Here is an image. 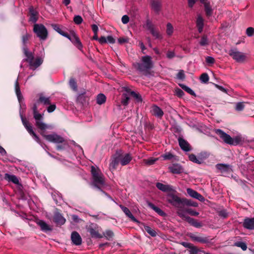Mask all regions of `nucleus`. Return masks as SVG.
<instances>
[{
    "instance_id": "f257e3e1",
    "label": "nucleus",
    "mask_w": 254,
    "mask_h": 254,
    "mask_svg": "<svg viewBox=\"0 0 254 254\" xmlns=\"http://www.w3.org/2000/svg\"><path fill=\"white\" fill-rule=\"evenodd\" d=\"M91 173L92 176L91 185L98 190H101L102 187L106 185L104 175L98 168H95L93 166L91 168Z\"/></svg>"
},
{
    "instance_id": "f03ea898",
    "label": "nucleus",
    "mask_w": 254,
    "mask_h": 254,
    "mask_svg": "<svg viewBox=\"0 0 254 254\" xmlns=\"http://www.w3.org/2000/svg\"><path fill=\"white\" fill-rule=\"evenodd\" d=\"M215 132L219 135L220 138L226 144L231 145H237L242 142V139L241 137L236 136L232 138L230 135L220 129H215Z\"/></svg>"
},
{
    "instance_id": "7ed1b4c3",
    "label": "nucleus",
    "mask_w": 254,
    "mask_h": 254,
    "mask_svg": "<svg viewBox=\"0 0 254 254\" xmlns=\"http://www.w3.org/2000/svg\"><path fill=\"white\" fill-rule=\"evenodd\" d=\"M33 117L35 120L36 126L41 130L43 131L50 128V126L43 122L44 114L38 112L37 103H35L32 107Z\"/></svg>"
},
{
    "instance_id": "20e7f679",
    "label": "nucleus",
    "mask_w": 254,
    "mask_h": 254,
    "mask_svg": "<svg viewBox=\"0 0 254 254\" xmlns=\"http://www.w3.org/2000/svg\"><path fill=\"white\" fill-rule=\"evenodd\" d=\"M141 63H137L133 64L135 68L140 71H147L153 66V63L150 56H145L141 58Z\"/></svg>"
},
{
    "instance_id": "39448f33",
    "label": "nucleus",
    "mask_w": 254,
    "mask_h": 254,
    "mask_svg": "<svg viewBox=\"0 0 254 254\" xmlns=\"http://www.w3.org/2000/svg\"><path fill=\"white\" fill-rule=\"evenodd\" d=\"M183 199V198H181L173 193H169L167 194V201L175 207L177 209V211L182 208Z\"/></svg>"
},
{
    "instance_id": "423d86ee",
    "label": "nucleus",
    "mask_w": 254,
    "mask_h": 254,
    "mask_svg": "<svg viewBox=\"0 0 254 254\" xmlns=\"http://www.w3.org/2000/svg\"><path fill=\"white\" fill-rule=\"evenodd\" d=\"M33 31L40 40H45L48 37L47 29L43 24L35 23Z\"/></svg>"
},
{
    "instance_id": "0eeeda50",
    "label": "nucleus",
    "mask_w": 254,
    "mask_h": 254,
    "mask_svg": "<svg viewBox=\"0 0 254 254\" xmlns=\"http://www.w3.org/2000/svg\"><path fill=\"white\" fill-rule=\"evenodd\" d=\"M21 119L22 122V124L28 133L31 135L33 138L38 143H41L40 139L38 136L35 133L33 129V127L31 125V124L29 123V122L23 117L22 115H21Z\"/></svg>"
},
{
    "instance_id": "6e6552de",
    "label": "nucleus",
    "mask_w": 254,
    "mask_h": 254,
    "mask_svg": "<svg viewBox=\"0 0 254 254\" xmlns=\"http://www.w3.org/2000/svg\"><path fill=\"white\" fill-rule=\"evenodd\" d=\"M40 134L43 137H44L45 139L50 142L60 143H63L64 141V137L55 133L47 135L45 134L44 132H41Z\"/></svg>"
},
{
    "instance_id": "1a4fd4ad",
    "label": "nucleus",
    "mask_w": 254,
    "mask_h": 254,
    "mask_svg": "<svg viewBox=\"0 0 254 254\" xmlns=\"http://www.w3.org/2000/svg\"><path fill=\"white\" fill-rule=\"evenodd\" d=\"M229 54L234 60L239 63L244 62L246 58L244 53L238 51L236 48L231 49L229 51Z\"/></svg>"
},
{
    "instance_id": "9d476101",
    "label": "nucleus",
    "mask_w": 254,
    "mask_h": 254,
    "mask_svg": "<svg viewBox=\"0 0 254 254\" xmlns=\"http://www.w3.org/2000/svg\"><path fill=\"white\" fill-rule=\"evenodd\" d=\"M187 213L194 216H196L199 215V213L198 212L191 208L185 209V208L182 207V209H179V210L177 211V214L178 215L185 220H186V217H189L188 216H187Z\"/></svg>"
},
{
    "instance_id": "9b49d317",
    "label": "nucleus",
    "mask_w": 254,
    "mask_h": 254,
    "mask_svg": "<svg viewBox=\"0 0 254 254\" xmlns=\"http://www.w3.org/2000/svg\"><path fill=\"white\" fill-rule=\"evenodd\" d=\"M90 96L87 95L85 91L78 94L76 97V102L82 105L88 104Z\"/></svg>"
},
{
    "instance_id": "f8f14e48",
    "label": "nucleus",
    "mask_w": 254,
    "mask_h": 254,
    "mask_svg": "<svg viewBox=\"0 0 254 254\" xmlns=\"http://www.w3.org/2000/svg\"><path fill=\"white\" fill-rule=\"evenodd\" d=\"M156 186L158 189L163 192H175L176 190L174 188L170 185H165L161 183H157Z\"/></svg>"
},
{
    "instance_id": "ddd939ff",
    "label": "nucleus",
    "mask_w": 254,
    "mask_h": 254,
    "mask_svg": "<svg viewBox=\"0 0 254 254\" xmlns=\"http://www.w3.org/2000/svg\"><path fill=\"white\" fill-rule=\"evenodd\" d=\"M150 111L152 115L158 118H161L164 115L162 110L156 105H153L151 107Z\"/></svg>"
},
{
    "instance_id": "4468645a",
    "label": "nucleus",
    "mask_w": 254,
    "mask_h": 254,
    "mask_svg": "<svg viewBox=\"0 0 254 254\" xmlns=\"http://www.w3.org/2000/svg\"><path fill=\"white\" fill-rule=\"evenodd\" d=\"M168 169L170 172L176 174H181L184 171V169L182 166L178 163L173 164L168 167Z\"/></svg>"
},
{
    "instance_id": "2eb2a0df",
    "label": "nucleus",
    "mask_w": 254,
    "mask_h": 254,
    "mask_svg": "<svg viewBox=\"0 0 254 254\" xmlns=\"http://www.w3.org/2000/svg\"><path fill=\"white\" fill-rule=\"evenodd\" d=\"M187 192L190 196L200 201H204L205 200L204 197L201 194L191 189H187Z\"/></svg>"
},
{
    "instance_id": "dca6fc26",
    "label": "nucleus",
    "mask_w": 254,
    "mask_h": 254,
    "mask_svg": "<svg viewBox=\"0 0 254 254\" xmlns=\"http://www.w3.org/2000/svg\"><path fill=\"white\" fill-rule=\"evenodd\" d=\"M178 141L181 148L183 151L188 152L191 150V148L190 144L183 138L180 137L178 138Z\"/></svg>"
},
{
    "instance_id": "f3484780",
    "label": "nucleus",
    "mask_w": 254,
    "mask_h": 254,
    "mask_svg": "<svg viewBox=\"0 0 254 254\" xmlns=\"http://www.w3.org/2000/svg\"><path fill=\"white\" fill-rule=\"evenodd\" d=\"M188 235L193 241L194 242H197L203 244L209 242V239L207 237L197 236L193 233H189Z\"/></svg>"
},
{
    "instance_id": "a211bd4d",
    "label": "nucleus",
    "mask_w": 254,
    "mask_h": 254,
    "mask_svg": "<svg viewBox=\"0 0 254 254\" xmlns=\"http://www.w3.org/2000/svg\"><path fill=\"white\" fill-rule=\"evenodd\" d=\"M119 207L125 214V215L128 217L132 221L136 223H139V221L134 217V216L132 214L130 211L129 210L128 208L124 206L122 204L119 205Z\"/></svg>"
},
{
    "instance_id": "6ab92c4d",
    "label": "nucleus",
    "mask_w": 254,
    "mask_h": 254,
    "mask_svg": "<svg viewBox=\"0 0 254 254\" xmlns=\"http://www.w3.org/2000/svg\"><path fill=\"white\" fill-rule=\"evenodd\" d=\"M123 90L125 93L122 94L121 103L123 105L127 106L129 103L130 96V94L128 93V87H124Z\"/></svg>"
},
{
    "instance_id": "aec40b11",
    "label": "nucleus",
    "mask_w": 254,
    "mask_h": 254,
    "mask_svg": "<svg viewBox=\"0 0 254 254\" xmlns=\"http://www.w3.org/2000/svg\"><path fill=\"white\" fill-rule=\"evenodd\" d=\"M71 240L73 244L76 246L80 245L82 243V239L80 235L76 231L72 232Z\"/></svg>"
},
{
    "instance_id": "412c9836",
    "label": "nucleus",
    "mask_w": 254,
    "mask_h": 254,
    "mask_svg": "<svg viewBox=\"0 0 254 254\" xmlns=\"http://www.w3.org/2000/svg\"><path fill=\"white\" fill-rule=\"evenodd\" d=\"M65 219L63 216L59 212H56L54 216V221L57 225H62L65 222Z\"/></svg>"
},
{
    "instance_id": "4be33fe9",
    "label": "nucleus",
    "mask_w": 254,
    "mask_h": 254,
    "mask_svg": "<svg viewBox=\"0 0 254 254\" xmlns=\"http://www.w3.org/2000/svg\"><path fill=\"white\" fill-rule=\"evenodd\" d=\"M36 223L40 227L41 230L43 232H47L52 230V227L42 220H38L36 221Z\"/></svg>"
},
{
    "instance_id": "5701e85b",
    "label": "nucleus",
    "mask_w": 254,
    "mask_h": 254,
    "mask_svg": "<svg viewBox=\"0 0 254 254\" xmlns=\"http://www.w3.org/2000/svg\"><path fill=\"white\" fill-rule=\"evenodd\" d=\"M243 226L244 228L250 229H254V217L252 218H247L245 219L243 222Z\"/></svg>"
},
{
    "instance_id": "b1692460",
    "label": "nucleus",
    "mask_w": 254,
    "mask_h": 254,
    "mask_svg": "<svg viewBox=\"0 0 254 254\" xmlns=\"http://www.w3.org/2000/svg\"><path fill=\"white\" fill-rule=\"evenodd\" d=\"M150 4L151 8L156 13H159L161 7V2L160 0H151Z\"/></svg>"
},
{
    "instance_id": "393cba45",
    "label": "nucleus",
    "mask_w": 254,
    "mask_h": 254,
    "mask_svg": "<svg viewBox=\"0 0 254 254\" xmlns=\"http://www.w3.org/2000/svg\"><path fill=\"white\" fill-rule=\"evenodd\" d=\"M120 155V162L122 166H125L128 164L132 159V157L129 154H126L124 156H122Z\"/></svg>"
},
{
    "instance_id": "a878e982",
    "label": "nucleus",
    "mask_w": 254,
    "mask_h": 254,
    "mask_svg": "<svg viewBox=\"0 0 254 254\" xmlns=\"http://www.w3.org/2000/svg\"><path fill=\"white\" fill-rule=\"evenodd\" d=\"M120 162V155H117L114 157L112 159L111 162L109 165V169L111 171H113L116 169L117 166L118 165Z\"/></svg>"
},
{
    "instance_id": "bb28decb",
    "label": "nucleus",
    "mask_w": 254,
    "mask_h": 254,
    "mask_svg": "<svg viewBox=\"0 0 254 254\" xmlns=\"http://www.w3.org/2000/svg\"><path fill=\"white\" fill-rule=\"evenodd\" d=\"M29 9L30 15L29 21L35 23L38 20V12L35 9H34L33 6H30L29 8Z\"/></svg>"
},
{
    "instance_id": "cd10ccee",
    "label": "nucleus",
    "mask_w": 254,
    "mask_h": 254,
    "mask_svg": "<svg viewBox=\"0 0 254 254\" xmlns=\"http://www.w3.org/2000/svg\"><path fill=\"white\" fill-rule=\"evenodd\" d=\"M23 51L26 57V61L28 62L29 64L31 63V61L34 60V56L32 53L29 51L27 46L23 47Z\"/></svg>"
},
{
    "instance_id": "c85d7f7f",
    "label": "nucleus",
    "mask_w": 254,
    "mask_h": 254,
    "mask_svg": "<svg viewBox=\"0 0 254 254\" xmlns=\"http://www.w3.org/2000/svg\"><path fill=\"white\" fill-rule=\"evenodd\" d=\"M15 93H16L18 100L20 104L21 105L22 102L23 97H22L21 93L20 87H19L18 81V78L17 79V80H16V81L15 82Z\"/></svg>"
},
{
    "instance_id": "c756f323",
    "label": "nucleus",
    "mask_w": 254,
    "mask_h": 254,
    "mask_svg": "<svg viewBox=\"0 0 254 254\" xmlns=\"http://www.w3.org/2000/svg\"><path fill=\"white\" fill-rule=\"evenodd\" d=\"M200 2L204 4L205 11L207 17L212 15L213 10L209 3L206 2V0H200Z\"/></svg>"
},
{
    "instance_id": "7c9ffc66",
    "label": "nucleus",
    "mask_w": 254,
    "mask_h": 254,
    "mask_svg": "<svg viewBox=\"0 0 254 254\" xmlns=\"http://www.w3.org/2000/svg\"><path fill=\"white\" fill-rule=\"evenodd\" d=\"M70 41L79 50L82 48V44L80 41L79 38L75 34H72V37L70 39Z\"/></svg>"
},
{
    "instance_id": "2f4dec72",
    "label": "nucleus",
    "mask_w": 254,
    "mask_h": 254,
    "mask_svg": "<svg viewBox=\"0 0 254 254\" xmlns=\"http://www.w3.org/2000/svg\"><path fill=\"white\" fill-rule=\"evenodd\" d=\"M43 60L41 58H37L34 61H32L31 63H29V66L30 68L33 70L35 69L38 66H39L42 63Z\"/></svg>"
},
{
    "instance_id": "473e14b6",
    "label": "nucleus",
    "mask_w": 254,
    "mask_h": 254,
    "mask_svg": "<svg viewBox=\"0 0 254 254\" xmlns=\"http://www.w3.org/2000/svg\"><path fill=\"white\" fill-rule=\"evenodd\" d=\"M4 179L8 182H12L15 185H18L19 184L18 179L16 176L13 175L5 173L4 174Z\"/></svg>"
},
{
    "instance_id": "72a5a7b5",
    "label": "nucleus",
    "mask_w": 254,
    "mask_h": 254,
    "mask_svg": "<svg viewBox=\"0 0 254 254\" xmlns=\"http://www.w3.org/2000/svg\"><path fill=\"white\" fill-rule=\"evenodd\" d=\"M185 205L193 207H197L198 203L196 202L193 201L190 199L183 198L182 202V207L184 208V206Z\"/></svg>"
},
{
    "instance_id": "f704fd0d",
    "label": "nucleus",
    "mask_w": 254,
    "mask_h": 254,
    "mask_svg": "<svg viewBox=\"0 0 254 254\" xmlns=\"http://www.w3.org/2000/svg\"><path fill=\"white\" fill-rule=\"evenodd\" d=\"M186 220L191 225L196 228H200L202 226V224L200 222H198L197 220L191 217H186Z\"/></svg>"
},
{
    "instance_id": "c9c22d12",
    "label": "nucleus",
    "mask_w": 254,
    "mask_h": 254,
    "mask_svg": "<svg viewBox=\"0 0 254 254\" xmlns=\"http://www.w3.org/2000/svg\"><path fill=\"white\" fill-rule=\"evenodd\" d=\"M216 168L219 170L221 173H227L230 170V167L229 165L224 164H218L216 165Z\"/></svg>"
},
{
    "instance_id": "e433bc0d",
    "label": "nucleus",
    "mask_w": 254,
    "mask_h": 254,
    "mask_svg": "<svg viewBox=\"0 0 254 254\" xmlns=\"http://www.w3.org/2000/svg\"><path fill=\"white\" fill-rule=\"evenodd\" d=\"M88 232L90 233L91 236L93 238H101L102 236L100 235L96 229L92 227H90L88 229Z\"/></svg>"
},
{
    "instance_id": "4c0bfd02",
    "label": "nucleus",
    "mask_w": 254,
    "mask_h": 254,
    "mask_svg": "<svg viewBox=\"0 0 254 254\" xmlns=\"http://www.w3.org/2000/svg\"><path fill=\"white\" fill-rule=\"evenodd\" d=\"M196 23L199 33H201L204 26L203 19L201 16H198L197 17Z\"/></svg>"
},
{
    "instance_id": "58836bf2",
    "label": "nucleus",
    "mask_w": 254,
    "mask_h": 254,
    "mask_svg": "<svg viewBox=\"0 0 254 254\" xmlns=\"http://www.w3.org/2000/svg\"><path fill=\"white\" fill-rule=\"evenodd\" d=\"M148 206L152 209L153 210H154L156 213H157L159 215L161 216H164L165 215V213L161 210L160 208L158 207L155 206L154 204L149 202L148 203Z\"/></svg>"
},
{
    "instance_id": "ea45409f",
    "label": "nucleus",
    "mask_w": 254,
    "mask_h": 254,
    "mask_svg": "<svg viewBox=\"0 0 254 254\" xmlns=\"http://www.w3.org/2000/svg\"><path fill=\"white\" fill-rule=\"evenodd\" d=\"M41 103L45 105H50L51 101L50 97H46L43 95H40L39 99L37 101V103Z\"/></svg>"
},
{
    "instance_id": "a19ab883",
    "label": "nucleus",
    "mask_w": 254,
    "mask_h": 254,
    "mask_svg": "<svg viewBox=\"0 0 254 254\" xmlns=\"http://www.w3.org/2000/svg\"><path fill=\"white\" fill-rule=\"evenodd\" d=\"M106 96L102 94H99L96 97V102L99 105H102L106 102Z\"/></svg>"
},
{
    "instance_id": "79ce46f5",
    "label": "nucleus",
    "mask_w": 254,
    "mask_h": 254,
    "mask_svg": "<svg viewBox=\"0 0 254 254\" xmlns=\"http://www.w3.org/2000/svg\"><path fill=\"white\" fill-rule=\"evenodd\" d=\"M128 92V93L130 94V96L133 97L137 102H141V97L138 93H137L134 91H131L129 88Z\"/></svg>"
},
{
    "instance_id": "37998d69",
    "label": "nucleus",
    "mask_w": 254,
    "mask_h": 254,
    "mask_svg": "<svg viewBox=\"0 0 254 254\" xmlns=\"http://www.w3.org/2000/svg\"><path fill=\"white\" fill-rule=\"evenodd\" d=\"M199 43L201 46H208L209 45V41L207 36L205 35H203L201 37Z\"/></svg>"
},
{
    "instance_id": "c03bdc74",
    "label": "nucleus",
    "mask_w": 254,
    "mask_h": 254,
    "mask_svg": "<svg viewBox=\"0 0 254 254\" xmlns=\"http://www.w3.org/2000/svg\"><path fill=\"white\" fill-rule=\"evenodd\" d=\"M144 229L152 237H155L157 235L156 231L148 226L144 225Z\"/></svg>"
},
{
    "instance_id": "a18cd8bd",
    "label": "nucleus",
    "mask_w": 254,
    "mask_h": 254,
    "mask_svg": "<svg viewBox=\"0 0 254 254\" xmlns=\"http://www.w3.org/2000/svg\"><path fill=\"white\" fill-rule=\"evenodd\" d=\"M233 246L241 248L243 251H246L247 249V244L243 242H236L234 244Z\"/></svg>"
},
{
    "instance_id": "49530a36",
    "label": "nucleus",
    "mask_w": 254,
    "mask_h": 254,
    "mask_svg": "<svg viewBox=\"0 0 254 254\" xmlns=\"http://www.w3.org/2000/svg\"><path fill=\"white\" fill-rule=\"evenodd\" d=\"M155 26L154 24L152 23V21L149 19H146L145 24V25H143V27L145 28L149 31L152 29Z\"/></svg>"
},
{
    "instance_id": "de8ad7c7",
    "label": "nucleus",
    "mask_w": 254,
    "mask_h": 254,
    "mask_svg": "<svg viewBox=\"0 0 254 254\" xmlns=\"http://www.w3.org/2000/svg\"><path fill=\"white\" fill-rule=\"evenodd\" d=\"M189 159L195 163L200 164L202 163V160H200L198 158H197V157L193 154H191L189 156Z\"/></svg>"
},
{
    "instance_id": "09e8293b",
    "label": "nucleus",
    "mask_w": 254,
    "mask_h": 254,
    "mask_svg": "<svg viewBox=\"0 0 254 254\" xmlns=\"http://www.w3.org/2000/svg\"><path fill=\"white\" fill-rule=\"evenodd\" d=\"M69 84L70 87L72 88L73 90L75 91H76L77 90V86L76 82L74 78H71L70 79L69 81Z\"/></svg>"
},
{
    "instance_id": "8fccbe9b",
    "label": "nucleus",
    "mask_w": 254,
    "mask_h": 254,
    "mask_svg": "<svg viewBox=\"0 0 254 254\" xmlns=\"http://www.w3.org/2000/svg\"><path fill=\"white\" fill-rule=\"evenodd\" d=\"M152 35L156 39H160L161 38V36L159 32L155 29V27L149 31Z\"/></svg>"
},
{
    "instance_id": "3c124183",
    "label": "nucleus",
    "mask_w": 254,
    "mask_h": 254,
    "mask_svg": "<svg viewBox=\"0 0 254 254\" xmlns=\"http://www.w3.org/2000/svg\"><path fill=\"white\" fill-rule=\"evenodd\" d=\"M167 29L166 33L169 36H171L172 35L174 31V28L172 25L170 23H168L167 24Z\"/></svg>"
},
{
    "instance_id": "603ef678",
    "label": "nucleus",
    "mask_w": 254,
    "mask_h": 254,
    "mask_svg": "<svg viewBox=\"0 0 254 254\" xmlns=\"http://www.w3.org/2000/svg\"><path fill=\"white\" fill-rule=\"evenodd\" d=\"M200 80L202 83H206L209 80V76L207 73H203L200 77Z\"/></svg>"
},
{
    "instance_id": "864d4df0",
    "label": "nucleus",
    "mask_w": 254,
    "mask_h": 254,
    "mask_svg": "<svg viewBox=\"0 0 254 254\" xmlns=\"http://www.w3.org/2000/svg\"><path fill=\"white\" fill-rule=\"evenodd\" d=\"M180 86L184 90H185L190 94L191 95H195L194 92L190 88L184 84L180 85Z\"/></svg>"
},
{
    "instance_id": "5fc2aeb1",
    "label": "nucleus",
    "mask_w": 254,
    "mask_h": 254,
    "mask_svg": "<svg viewBox=\"0 0 254 254\" xmlns=\"http://www.w3.org/2000/svg\"><path fill=\"white\" fill-rule=\"evenodd\" d=\"M30 37V35L27 33L25 35H23V36L22 37V44L23 45V47L26 46V44L27 43V42H28Z\"/></svg>"
},
{
    "instance_id": "6e6d98bb",
    "label": "nucleus",
    "mask_w": 254,
    "mask_h": 254,
    "mask_svg": "<svg viewBox=\"0 0 254 254\" xmlns=\"http://www.w3.org/2000/svg\"><path fill=\"white\" fill-rule=\"evenodd\" d=\"M245 105L244 102H238L236 105L235 109L237 111H243L244 109Z\"/></svg>"
},
{
    "instance_id": "4d7b16f0",
    "label": "nucleus",
    "mask_w": 254,
    "mask_h": 254,
    "mask_svg": "<svg viewBox=\"0 0 254 254\" xmlns=\"http://www.w3.org/2000/svg\"><path fill=\"white\" fill-rule=\"evenodd\" d=\"M73 21L74 23L76 24H80L83 21V19L80 15H76L74 16L73 18Z\"/></svg>"
},
{
    "instance_id": "13d9d810",
    "label": "nucleus",
    "mask_w": 254,
    "mask_h": 254,
    "mask_svg": "<svg viewBox=\"0 0 254 254\" xmlns=\"http://www.w3.org/2000/svg\"><path fill=\"white\" fill-rule=\"evenodd\" d=\"M162 156L164 160H172L174 157V156L170 152L166 153V154L163 155Z\"/></svg>"
},
{
    "instance_id": "bf43d9fd",
    "label": "nucleus",
    "mask_w": 254,
    "mask_h": 254,
    "mask_svg": "<svg viewBox=\"0 0 254 254\" xmlns=\"http://www.w3.org/2000/svg\"><path fill=\"white\" fill-rule=\"evenodd\" d=\"M104 235L107 239L109 240L113 237L114 233L111 230H107L104 233Z\"/></svg>"
},
{
    "instance_id": "052dcab7",
    "label": "nucleus",
    "mask_w": 254,
    "mask_h": 254,
    "mask_svg": "<svg viewBox=\"0 0 254 254\" xmlns=\"http://www.w3.org/2000/svg\"><path fill=\"white\" fill-rule=\"evenodd\" d=\"M246 34L248 36L252 37L254 35V28L253 27H249L246 30Z\"/></svg>"
},
{
    "instance_id": "680f3d73",
    "label": "nucleus",
    "mask_w": 254,
    "mask_h": 254,
    "mask_svg": "<svg viewBox=\"0 0 254 254\" xmlns=\"http://www.w3.org/2000/svg\"><path fill=\"white\" fill-rule=\"evenodd\" d=\"M219 216L223 218H226L228 217V213L226 210L223 209L218 212Z\"/></svg>"
},
{
    "instance_id": "e2e57ef3",
    "label": "nucleus",
    "mask_w": 254,
    "mask_h": 254,
    "mask_svg": "<svg viewBox=\"0 0 254 254\" xmlns=\"http://www.w3.org/2000/svg\"><path fill=\"white\" fill-rule=\"evenodd\" d=\"M52 27L53 29L58 32L61 35L63 34L64 31H63L57 24H52Z\"/></svg>"
},
{
    "instance_id": "0e129e2a",
    "label": "nucleus",
    "mask_w": 254,
    "mask_h": 254,
    "mask_svg": "<svg viewBox=\"0 0 254 254\" xmlns=\"http://www.w3.org/2000/svg\"><path fill=\"white\" fill-rule=\"evenodd\" d=\"M175 56V53L173 51H168L166 53V57L169 59H172Z\"/></svg>"
},
{
    "instance_id": "69168bd1",
    "label": "nucleus",
    "mask_w": 254,
    "mask_h": 254,
    "mask_svg": "<svg viewBox=\"0 0 254 254\" xmlns=\"http://www.w3.org/2000/svg\"><path fill=\"white\" fill-rule=\"evenodd\" d=\"M157 160L158 158H149L145 161V164L149 165H152Z\"/></svg>"
},
{
    "instance_id": "338daca9",
    "label": "nucleus",
    "mask_w": 254,
    "mask_h": 254,
    "mask_svg": "<svg viewBox=\"0 0 254 254\" xmlns=\"http://www.w3.org/2000/svg\"><path fill=\"white\" fill-rule=\"evenodd\" d=\"M198 249L195 246H193L189 250L190 254H197Z\"/></svg>"
},
{
    "instance_id": "774afa93",
    "label": "nucleus",
    "mask_w": 254,
    "mask_h": 254,
    "mask_svg": "<svg viewBox=\"0 0 254 254\" xmlns=\"http://www.w3.org/2000/svg\"><path fill=\"white\" fill-rule=\"evenodd\" d=\"M177 77L178 79L183 80L185 78V75L184 71L183 70H181L179 71L177 74Z\"/></svg>"
}]
</instances>
